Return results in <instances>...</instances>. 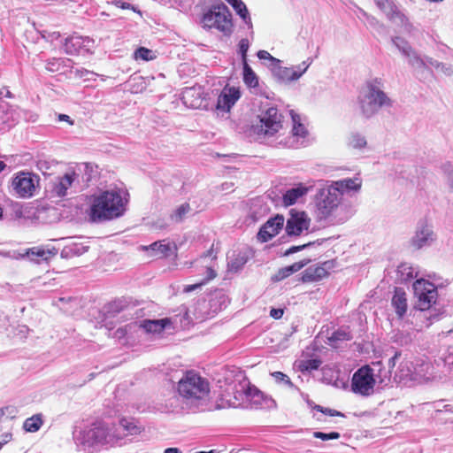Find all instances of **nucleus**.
I'll list each match as a JSON object with an SVG mask.
<instances>
[{"mask_svg": "<svg viewBox=\"0 0 453 453\" xmlns=\"http://www.w3.org/2000/svg\"><path fill=\"white\" fill-rule=\"evenodd\" d=\"M127 194L121 190H106L93 196L88 216L89 221L101 223L122 216L126 211Z\"/></svg>", "mask_w": 453, "mask_h": 453, "instance_id": "obj_1", "label": "nucleus"}, {"mask_svg": "<svg viewBox=\"0 0 453 453\" xmlns=\"http://www.w3.org/2000/svg\"><path fill=\"white\" fill-rule=\"evenodd\" d=\"M177 392L187 408L193 411H203L209 403L210 383L194 371H188L178 381Z\"/></svg>", "mask_w": 453, "mask_h": 453, "instance_id": "obj_2", "label": "nucleus"}, {"mask_svg": "<svg viewBox=\"0 0 453 453\" xmlns=\"http://www.w3.org/2000/svg\"><path fill=\"white\" fill-rule=\"evenodd\" d=\"M384 82L380 78H374L366 82L365 89L360 93L357 104L360 115L371 119L382 108L393 106V100L384 92Z\"/></svg>", "mask_w": 453, "mask_h": 453, "instance_id": "obj_3", "label": "nucleus"}, {"mask_svg": "<svg viewBox=\"0 0 453 453\" xmlns=\"http://www.w3.org/2000/svg\"><path fill=\"white\" fill-rule=\"evenodd\" d=\"M413 291L417 298L416 308L420 311L419 317L427 320L425 326L428 327L434 321L438 320L441 316L439 311L432 309L437 301V288L434 283L419 279L413 283Z\"/></svg>", "mask_w": 453, "mask_h": 453, "instance_id": "obj_4", "label": "nucleus"}, {"mask_svg": "<svg viewBox=\"0 0 453 453\" xmlns=\"http://www.w3.org/2000/svg\"><path fill=\"white\" fill-rule=\"evenodd\" d=\"M229 9L223 3L211 5L202 17L201 23L203 28H215L225 35L232 32V19Z\"/></svg>", "mask_w": 453, "mask_h": 453, "instance_id": "obj_5", "label": "nucleus"}, {"mask_svg": "<svg viewBox=\"0 0 453 453\" xmlns=\"http://www.w3.org/2000/svg\"><path fill=\"white\" fill-rule=\"evenodd\" d=\"M92 434L98 441L104 444H115L128 434H134L139 432V427L127 418H121L118 425L112 427H96L92 430Z\"/></svg>", "mask_w": 453, "mask_h": 453, "instance_id": "obj_6", "label": "nucleus"}, {"mask_svg": "<svg viewBox=\"0 0 453 453\" xmlns=\"http://www.w3.org/2000/svg\"><path fill=\"white\" fill-rule=\"evenodd\" d=\"M259 123L253 126L259 135L273 136L282 128V116L275 107H269L258 116Z\"/></svg>", "mask_w": 453, "mask_h": 453, "instance_id": "obj_7", "label": "nucleus"}, {"mask_svg": "<svg viewBox=\"0 0 453 453\" xmlns=\"http://www.w3.org/2000/svg\"><path fill=\"white\" fill-rule=\"evenodd\" d=\"M77 173L74 171L66 172L63 176H58L51 180L46 191L50 199L62 200L72 195V188L77 179Z\"/></svg>", "mask_w": 453, "mask_h": 453, "instance_id": "obj_8", "label": "nucleus"}, {"mask_svg": "<svg viewBox=\"0 0 453 453\" xmlns=\"http://www.w3.org/2000/svg\"><path fill=\"white\" fill-rule=\"evenodd\" d=\"M375 383L373 369L369 365H364L354 372L351 389L355 394L368 396L373 393Z\"/></svg>", "mask_w": 453, "mask_h": 453, "instance_id": "obj_9", "label": "nucleus"}, {"mask_svg": "<svg viewBox=\"0 0 453 453\" xmlns=\"http://www.w3.org/2000/svg\"><path fill=\"white\" fill-rule=\"evenodd\" d=\"M342 201L341 194L332 184L320 189L318 202V209L321 217L331 216L338 208Z\"/></svg>", "mask_w": 453, "mask_h": 453, "instance_id": "obj_10", "label": "nucleus"}, {"mask_svg": "<svg viewBox=\"0 0 453 453\" xmlns=\"http://www.w3.org/2000/svg\"><path fill=\"white\" fill-rule=\"evenodd\" d=\"M437 239L431 222L426 219H420L416 226L413 236L411 239V245L420 250L433 245Z\"/></svg>", "mask_w": 453, "mask_h": 453, "instance_id": "obj_11", "label": "nucleus"}, {"mask_svg": "<svg viewBox=\"0 0 453 453\" xmlns=\"http://www.w3.org/2000/svg\"><path fill=\"white\" fill-rule=\"evenodd\" d=\"M311 219L304 211L290 210L289 217L286 221L285 230L288 236H299L304 231H308Z\"/></svg>", "mask_w": 453, "mask_h": 453, "instance_id": "obj_12", "label": "nucleus"}, {"mask_svg": "<svg viewBox=\"0 0 453 453\" xmlns=\"http://www.w3.org/2000/svg\"><path fill=\"white\" fill-rule=\"evenodd\" d=\"M38 183L36 175L29 173H19L12 180V186L16 195L22 198L31 197Z\"/></svg>", "mask_w": 453, "mask_h": 453, "instance_id": "obj_13", "label": "nucleus"}, {"mask_svg": "<svg viewBox=\"0 0 453 453\" xmlns=\"http://www.w3.org/2000/svg\"><path fill=\"white\" fill-rule=\"evenodd\" d=\"M377 7L387 16V18L398 25L409 29L411 25L406 16L399 10L393 0H373Z\"/></svg>", "mask_w": 453, "mask_h": 453, "instance_id": "obj_14", "label": "nucleus"}, {"mask_svg": "<svg viewBox=\"0 0 453 453\" xmlns=\"http://www.w3.org/2000/svg\"><path fill=\"white\" fill-rule=\"evenodd\" d=\"M291 118L293 121L291 136L288 138L285 145L288 148L296 149L305 145L306 138L308 136V130L301 123V119L298 114L291 111Z\"/></svg>", "mask_w": 453, "mask_h": 453, "instance_id": "obj_15", "label": "nucleus"}, {"mask_svg": "<svg viewBox=\"0 0 453 453\" xmlns=\"http://www.w3.org/2000/svg\"><path fill=\"white\" fill-rule=\"evenodd\" d=\"M284 223L285 219L280 214L269 219L260 228L257 234L258 239L264 242H268L279 234L282 229Z\"/></svg>", "mask_w": 453, "mask_h": 453, "instance_id": "obj_16", "label": "nucleus"}, {"mask_svg": "<svg viewBox=\"0 0 453 453\" xmlns=\"http://www.w3.org/2000/svg\"><path fill=\"white\" fill-rule=\"evenodd\" d=\"M241 97L239 88L226 86L219 95L217 109L228 112Z\"/></svg>", "mask_w": 453, "mask_h": 453, "instance_id": "obj_17", "label": "nucleus"}, {"mask_svg": "<svg viewBox=\"0 0 453 453\" xmlns=\"http://www.w3.org/2000/svg\"><path fill=\"white\" fill-rule=\"evenodd\" d=\"M247 386L244 392L246 400L250 403L252 408H266L270 407L274 401L264 396V394L255 387Z\"/></svg>", "mask_w": 453, "mask_h": 453, "instance_id": "obj_18", "label": "nucleus"}, {"mask_svg": "<svg viewBox=\"0 0 453 453\" xmlns=\"http://www.w3.org/2000/svg\"><path fill=\"white\" fill-rule=\"evenodd\" d=\"M391 305L399 319L403 318L408 309L407 295L401 288H395L393 297L391 299Z\"/></svg>", "mask_w": 453, "mask_h": 453, "instance_id": "obj_19", "label": "nucleus"}, {"mask_svg": "<svg viewBox=\"0 0 453 453\" xmlns=\"http://www.w3.org/2000/svg\"><path fill=\"white\" fill-rule=\"evenodd\" d=\"M55 250H45L42 247H33L31 249L23 250L24 258L27 257L30 261L40 263L41 261H47L51 257L56 255Z\"/></svg>", "mask_w": 453, "mask_h": 453, "instance_id": "obj_20", "label": "nucleus"}, {"mask_svg": "<svg viewBox=\"0 0 453 453\" xmlns=\"http://www.w3.org/2000/svg\"><path fill=\"white\" fill-rule=\"evenodd\" d=\"M332 185L334 188H337V191L342 196L345 193H349L351 191L358 192L362 187V180L359 178H347L337 181H333Z\"/></svg>", "mask_w": 453, "mask_h": 453, "instance_id": "obj_21", "label": "nucleus"}, {"mask_svg": "<svg viewBox=\"0 0 453 453\" xmlns=\"http://www.w3.org/2000/svg\"><path fill=\"white\" fill-rule=\"evenodd\" d=\"M89 42V38L79 35L66 38L64 45L65 52L68 55H75L79 53L82 48L87 47Z\"/></svg>", "mask_w": 453, "mask_h": 453, "instance_id": "obj_22", "label": "nucleus"}, {"mask_svg": "<svg viewBox=\"0 0 453 453\" xmlns=\"http://www.w3.org/2000/svg\"><path fill=\"white\" fill-rule=\"evenodd\" d=\"M328 273L324 266H310L303 272L302 280L303 282L319 281L327 276Z\"/></svg>", "mask_w": 453, "mask_h": 453, "instance_id": "obj_23", "label": "nucleus"}, {"mask_svg": "<svg viewBox=\"0 0 453 453\" xmlns=\"http://www.w3.org/2000/svg\"><path fill=\"white\" fill-rule=\"evenodd\" d=\"M273 75L279 82L290 83L298 80V75L292 67L280 66V64L273 67Z\"/></svg>", "mask_w": 453, "mask_h": 453, "instance_id": "obj_24", "label": "nucleus"}, {"mask_svg": "<svg viewBox=\"0 0 453 453\" xmlns=\"http://www.w3.org/2000/svg\"><path fill=\"white\" fill-rule=\"evenodd\" d=\"M169 323L167 319H144L139 322V327L148 334H160L164 331L165 325Z\"/></svg>", "mask_w": 453, "mask_h": 453, "instance_id": "obj_25", "label": "nucleus"}, {"mask_svg": "<svg viewBox=\"0 0 453 453\" xmlns=\"http://www.w3.org/2000/svg\"><path fill=\"white\" fill-rule=\"evenodd\" d=\"M308 261L296 262L291 265L279 269V271L272 277L273 281H280L291 274L300 271L303 266L307 265Z\"/></svg>", "mask_w": 453, "mask_h": 453, "instance_id": "obj_26", "label": "nucleus"}, {"mask_svg": "<svg viewBox=\"0 0 453 453\" xmlns=\"http://www.w3.org/2000/svg\"><path fill=\"white\" fill-rule=\"evenodd\" d=\"M396 274L400 282H407L418 276L416 268L407 263H402L397 267Z\"/></svg>", "mask_w": 453, "mask_h": 453, "instance_id": "obj_27", "label": "nucleus"}, {"mask_svg": "<svg viewBox=\"0 0 453 453\" xmlns=\"http://www.w3.org/2000/svg\"><path fill=\"white\" fill-rule=\"evenodd\" d=\"M307 188L305 187H297L288 189L284 195H283V203L285 206H289L294 204L298 198L304 196L307 192Z\"/></svg>", "mask_w": 453, "mask_h": 453, "instance_id": "obj_28", "label": "nucleus"}, {"mask_svg": "<svg viewBox=\"0 0 453 453\" xmlns=\"http://www.w3.org/2000/svg\"><path fill=\"white\" fill-rule=\"evenodd\" d=\"M349 148L362 150L367 146L366 137L358 132H352L347 141Z\"/></svg>", "mask_w": 453, "mask_h": 453, "instance_id": "obj_29", "label": "nucleus"}, {"mask_svg": "<svg viewBox=\"0 0 453 453\" xmlns=\"http://www.w3.org/2000/svg\"><path fill=\"white\" fill-rule=\"evenodd\" d=\"M242 69L243 81L246 86L250 88H257L258 86V77L248 62H245L244 65H242Z\"/></svg>", "mask_w": 453, "mask_h": 453, "instance_id": "obj_30", "label": "nucleus"}, {"mask_svg": "<svg viewBox=\"0 0 453 453\" xmlns=\"http://www.w3.org/2000/svg\"><path fill=\"white\" fill-rule=\"evenodd\" d=\"M350 339L351 334L347 329H339L328 337V343L334 348H338L340 342L349 341Z\"/></svg>", "mask_w": 453, "mask_h": 453, "instance_id": "obj_31", "label": "nucleus"}, {"mask_svg": "<svg viewBox=\"0 0 453 453\" xmlns=\"http://www.w3.org/2000/svg\"><path fill=\"white\" fill-rule=\"evenodd\" d=\"M72 60L69 58H51L46 62V69L49 72L55 73L61 70V66H70Z\"/></svg>", "mask_w": 453, "mask_h": 453, "instance_id": "obj_32", "label": "nucleus"}, {"mask_svg": "<svg viewBox=\"0 0 453 453\" xmlns=\"http://www.w3.org/2000/svg\"><path fill=\"white\" fill-rule=\"evenodd\" d=\"M42 425V420L40 414H36L28 418L23 424V428L30 433L37 432Z\"/></svg>", "mask_w": 453, "mask_h": 453, "instance_id": "obj_33", "label": "nucleus"}, {"mask_svg": "<svg viewBox=\"0 0 453 453\" xmlns=\"http://www.w3.org/2000/svg\"><path fill=\"white\" fill-rule=\"evenodd\" d=\"M247 257L242 254H238L234 257L231 258L227 264L228 270L233 273L239 272L244 265L247 263Z\"/></svg>", "mask_w": 453, "mask_h": 453, "instance_id": "obj_34", "label": "nucleus"}, {"mask_svg": "<svg viewBox=\"0 0 453 453\" xmlns=\"http://www.w3.org/2000/svg\"><path fill=\"white\" fill-rule=\"evenodd\" d=\"M196 94V89L194 88H185L183 92V102L185 104L192 107V108H198L201 105V100L200 98H196L193 101H190V98L193 97Z\"/></svg>", "mask_w": 453, "mask_h": 453, "instance_id": "obj_35", "label": "nucleus"}, {"mask_svg": "<svg viewBox=\"0 0 453 453\" xmlns=\"http://www.w3.org/2000/svg\"><path fill=\"white\" fill-rule=\"evenodd\" d=\"M401 372H404L406 369V372L403 374V376L409 378L410 380H416L418 376L422 375V372H424V369L421 368L420 371H418L416 368L413 367V364L411 362H405L401 364Z\"/></svg>", "mask_w": 453, "mask_h": 453, "instance_id": "obj_36", "label": "nucleus"}, {"mask_svg": "<svg viewBox=\"0 0 453 453\" xmlns=\"http://www.w3.org/2000/svg\"><path fill=\"white\" fill-rule=\"evenodd\" d=\"M190 211V205L185 203L180 205L171 215V219L179 223L183 220L186 215Z\"/></svg>", "mask_w": 453, "mask_h": 453, "instance_id": "obj_37", "label": "nucleus"}, {"mask_svg": "<svg viewBox=\"0 0 453 453\" xmlns=\"http://www.w3.org/2000/svg\"><path fill=\"white\" fill-rule=\"evenodd\" d=\"M134 58L136 60L141 59L143 61H150L156 58V54L153 50L145 47H140L134 51Z\"/></svg>", "mask_w": 453, "mask_h": 453, "instance_id": "obj_38", "label": "nucleus"}, {"mask_svg": "<svg viewBox=\"0 0 453 453\" xmlns=\"http://www.w3.org/2000/svg\"><path fill=\"white\" fill-rule=\"evenodd\" d=\"M320 365L319 359H308L301 361L298 367L301 372H304L318 370Z\"/></svg>", "mask_w": 453, "mask_h": 453, "instance_id": "obj_39", "label": "nucleus"}, {"mask_svg": "<svg viewBox=\"0 0 453 453\" xmlns=\"http://www.w3.org/2000/svg\"><path fill=\"white\" fill-rule=\"evenodd\" d=\"M394 45L399 50V51L403 55L406 56L407 54H411V50H412L410 43L405 41L402 37H395L392 40Z\"/></svg>", "mask_w": 453, "mask_h": 453, "instance_id": "obj_40", "label": "nucleus"}, {"mask_svg": "<svg viewBox=\"0 0 453 453\" xmlns=\"http://www.w3.org/2000/svg\"><path fill=\"white\" fill-rule=\"evenodd\" d=\"M147 250H151L153 252H155V255H158L161 257H165L168 255V252L170 251V246L168 244H164L159 242H156L150 245L149 248H146Z\"/></svg>", "mask_w": 453, "mask_h": 453, "instance_id": "obj_41", "label": "nucleus"}, {"mask_svg": "<svg viewBox=\"0 0 453 453\" xmlns=\"http://www.w3.org/2000/svg\"><path fill=\"white\" fill-rule=\"evenodd\" d=\"M441 170L449 188L453 190V165L446 163L441 166Z\"/></svg>", "mask_w": 453, "mask_h": 453, "instance_id": "obj_42", "label": "nucleus"}, {"mask_svg": "<svg viewBox=\"0 0 453 453\" xmlns=\"http://www.w3.org/2000/svg\"><path fill=\"white\" fill-rule=\"evenodd\" d=\"M272 376L274 378V380L278 382V383H283L284 385H286L287 387L290 388H295V389H298L291 381V380L289 379V377L281 372H274L272 373Z\"/></svg>", "mask_w": 453, "mask_h": 453, "instance_id": "obj_43", "label": "nucleus"}, {"mask_svg": "<svg viewBox=\"0 0 453 453\" xmlns=\"http://www.w3.org/2000/svg\"><path fill=\"white\" fill-rule=\"evenodd\" d=\"M405 57L408 58L410 65L413 67L420 68L426 65L425 61L419 58L413 49L411 50V54H407Z\"/></svg>", "mask_w": 453, "mask_h": 453, "instance_id": "obj_44", "label": "nucleus"}, {"mask_svg": "<svg viewBox=\"0 0 453 453\" xmlns=\"http://www.w3.org/2000/svg\"><path fill=\"white\" fill-rule=\"evenodd\" d=\"M250 48V42L247 38H242L238 44V53L241 55L242 65L247 61V52Z\"/></svg>", "mask_w": 453, "mask_h": 453, "instance_id": "obj_45", "label": "nucleus"}, {"mask_svg": "<svg viewBox=\"0 0 453 453\" xmlns=\"http://www.w3.org/2000/svg\"><path fill=\"white\" fill-rule=\"evenodd\" d=\"M312 60L311 58H307L303 61L301 64L297 65L291 66L294 72L298 75V79L302 77V75L308 70L311 65Z\"/></svg>", "mask_w": 453, "mask_h": 453, "instance_id": "obj_46", "label": "nucleus"}, {"mask_svg": "<svg viewBox=\"0 0 453 453\" xmlns=\"http://www.w3.org/2000/svg\"><path fill=\"white\" fill-rule=\"evenodd\" d=\"M257 56L261 60H269L273 67L280 64V60L273 57L268 51L261 50H258Z\"/></svg>", "mask_w": 453, "mask_h": 453, "instance_id": "obj_47", "label": "nucleus"}, {"mask_svg": "<svg viewBox=\"0 0 453 453\" xmlns=\"http://www.w3.org/2000/svg\"><path fill=\"white\" fill-rule=\"evenodd\" d=\"M313 436L318 439H321L323 441L327 440H335L340 438V434L337 432H331L328 434L322 433V432H314Z\"/></svg>", "mask_w": 453, "mask_h": 453, "instance_id": "obj_48", "label": "nucleus"}, {"mask_svg": "<svg viewBox=\"0 0 453 453\" xmlns=\"http://www.w3.org/2000/svg\"><path fill=\"white\" fill-rule=\"evenodd\" d=\"M1 255L15 260L24 259L23 250L2 251Z\"/></svg>", "mask_w": 453, "mask_h": 453, "instance_id": "obj_49", "label": "nucleus"}, {"mask_svg": "<svg viewBox=\"0 0 453 453\" xmlns=\"http://www.w3.org/2000/svg\"><path fill=\"white\" fill-rule=\"evenodd\" d=\"M108 3L109 4L111 3L121 9H131L135 12L141 13L140 11H137L134 6L131 5L129 3H127V2H124L121 0H111V1H108Z\"/></svg>", "mask_w": 453, "mask_h": 453, "instance_id": "obj_50", "label": "nucleus"}, {"mask_svg": "<svg viewBox=\"0 0 453 453\" xmlns=\"http://www.w3.org/2000/svg\"><path fill=\"white\" fill-rule=\"evenodd\" d=\"M314 409H316L317 411H320L322 413H325L326 415L332 416V417H334V416L343 417L344 416L340 411H337L332 410V409H328V408H324V407H322L320 405H315Z\"/></svg>", "mask_w": 453, "mask_h": 453, "instance_id": "obj_51", "label": "nucleus"}, {"mask_svg": "<svg viewBox=\"0 0 453 453\" xmlns=\"http://www.w3.org/2000/svg\"><path fill=\"white\" fill-rule=\"evenodd\" d=\"M314 242H309L307 243H304L303 245H298V246H292L290 247L288 250H287L284 253L285 256H288V255H291V254H294L297 251H300L307 247H310L313 244Z\"/></svg>", "mask_w": 453, "mask_h": 453, "instance_id": "obj_52", "label": "nucleus"}, {"mask_svg": "<svg viewBox=\"0 0 453 453\" xmlns=\"http://www.w3.org/2000/svg\"><path fill=\"white\" fill-rule=\"evenodd\" d=\"M438 71L442 73L443 74H445L447 76L453 75V67L451 65L444 64L442 62H441L440 67H439Z\"/></svg>", "mask_w": 453, "mask_h": 453, "instance_id": "obj_53", "label": "nucleus"}, {"mask_svg": "<svg viewBox=\"0 0 453 453\" xmlns=\"http://www.w3.org/2000/svg\"><path fill=\"white\" fill-rule=\"evenodd\" d=\"M217 276V273L214 269L211 266L206 267V278L202 281H205V284L210 280H213Z\"/></svg>", "mask_w": 453, "mask_h": 453, "instance_id": "obj_54", "label": "nucleus"}, {"mask_svg": "<svg viewBox=\"0 0 453 453\" xmlns=\"http://www.w3.org/2000/svg\"><path fill=\"white\" fill-rule=\"evenodd\" d=\"M203 285H205V281H201L196 284L188 285L184 288V292L189 293L191 291L196 290V288H201Z\"/></svg>", "mask_w": 453, "mask_h": 453, "instance_id": "obj_55", "label": "nucleus"}, {"mask_svg": "<svg viewBox=\"0 0 453 453\" xmlns=\"http://www.w3.org/2000/svg\"><path fill=\"white\" fill-rule=\"evenodd\" d=\"M74 73L76 76L80 77V78H85V79H88L87 76L89 75V74H93V73L86 70V69H76L74 71Z\"/></svg>", "mask_w": 453, "mask_h": 453, "instance_id": "obj_56", "label": "nucleus"}, {"mask_svg": "<svg viewBox=\"0 0 453 453\" xmlns=\"http://www.w3.org/2000/svg\"><path fill=\"white\" fill-rule=\"evenodd\" d=\"M283 315V310L281 309H272L270 311V316L275 319H279Z\"/></svg>", "mask_w": 453, "mask_h": 453, "instance_id": "obj_57", "label": "nucleus"}, {"mask_svg": "<svg viewBox=\"0 0 453 453\" xmlns=\"http://www.w3.org/2000/svg\"><path fill=\"white\" fill-rule=\"evenodd\" d=\"M12 440V433H4L1 435V442L3 443V445H5L6 443H8L9 441H11Z\"/></svg>", "mask_w": 453, "mask_h": 453, "instance_id": "obj_58", "label": "nucleus"}, {"mask_svg": "<svg viewBox=\"0 0 453 453\" xmlns=\"http://www.w3.org/2000/svg\"><path fill=\"white\" fill-rule=\"evenodd\" d=\"M426 64H428L429 65H431L432 67L435 68L436 70H439L441 62H439L438 60H435V59H433V58H429L426 59Z\"/></svg>", "mask_w": 453, "mask_h": 453, "instance_id": "obj_59", "label": "nucleus"}, {"mask_svg": "<svg viewBox=\"0 0 453 453\" xmlns=\"http://www.w3.org/2000/svg\"><path fill=\"white\" fill-rule=\"evenodd\" d=\"M58 120H60V121H66V122H68L69 125H73V121L66 114H59L58 115Z\"/></svg>", "mask_w": 453, "mask_h": 453, "instance_id": "obj_60", "label": "nucleus"}, {"mask_svg": "<svg viewBox=\"0 0 453 453\" xmlns=\"http://www.w3.org/2000/svg\"><path fill=\"white\" fill-rule=\"evenodd\" d=\"M399 356H400V353L395 352V354L394 355V357H391V358L389 359V361H388V365H389V366H390V367L395 366V360L399 357Z\"/></svg>", "mask_w": 453, "mask_h": 453, "instance_id": "obj_61", "label": "nucleus"}, {"mask_svg": "<svg viewBox=\"0 0 453 453\" xmlns=\"http://www.w3.org/2000/svg\"><path fill=\"white\" fill-rule=\"evenodd\" d=\"M164 453H182V452L177 448H168L164 451Z\"/></svg>", "mask_w": 453, "mask_h": 453, "instance_id": "obj_62", "label": "nucleus"}, {"mask_svg": "<svg viewBox=\"0 0 453 453\" xmlns=\"http://www.w3.org/2000/svg\"><path fill=\"white\" fill-rule=\"evenodd\" d=\"M128 326H131V325H128ZM127 326L125 328H119L117 330L116 333L119 334V335H123L127 332Z\"/></svg>", "mask_w": 453, "mask_h": 453, "instance_id": "obj_63", "label": "nucleus"}, {"mask_svg": "<svg viewBox=\"0 0 453 453\" xmlns=\"http://www.w3.org/2000/svg\"><path fill=\"white\" fill-rule=\"evenodd\" d=\"M6 168V164L4 161H0V173Z\"/></svg>", "mask_w": 453, "mask_h": 453, "instance_id": "obj_64", "label": "nucleus"}]
</instances>
